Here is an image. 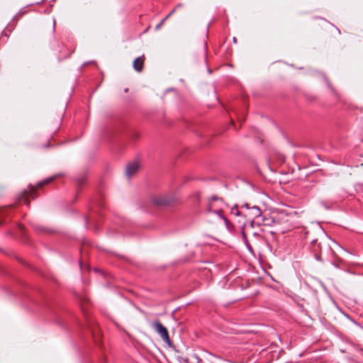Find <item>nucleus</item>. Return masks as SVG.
<instances>
[{"label": "nucleus", "mask_w": 363, "mask_h": 363, "mask_svg": "<svg viewBox=\"0 0 363 363\" xmlns=\"http://www.w3.org/2000/svg\"><path fill=\"white\" fill-rule=\"evenodd\" d=\"M223 200L213 196L208 199V209L206 210V223L208 236L216 238L228 225V219L223 215Z\"/></svg>", "instance_id": "1"}, {"label": "nucleus", "mask_w": 363, "mask_h": 363, "mask_svg": "<svg viewBox=\"0 0 363 363\" xmlns=\"http://www.w3.org/2000/svg\"><path fill=\"white\" fill-rule=\"evenodd\" d=\"M152 327L159 334L162 340L169 345H171V340L169 336L167 329L160 322L155 321L152 323Z\"/></svg>", "instance_id": "2"}, {"label": "nucleus", "mask_w": 363, "mask_h": 363, "mask_svg": "<svg viewBox=\"0 0 363 363\" xmlns=\"http://www.w3.org/2000/svg\"><path fill=\"white\" fill-rule=\"evenodd\" d=\"M177 198L172 194L155 196L152 202L157 206H167L177 201Z\"/></svg>", "instance_id": "3"}, {"label": "nucleus", "mask_w": 363, "mask_h": 363, "mask_svg": "<svg viewBox=\"0 0 363 363\" xmlns=\"http://www.w3.org/2000/svg\"><path fill=\"white\" fill-rule=\"evenodd\" d=\"M140 168V163L138 160L129 163L126 167L125 173L128 178L135 175Z\"/></svg>", "instance_id": "4"}, {"label": "nucleus", "mask_w": 363, "mask_h": 363, "mask_svg": "<svg viewBox=\"0 0 363 363\" xmlns=\"http://www.w3.org/2000/svg\"><path fill=\"white\" fill-rule=\"evenodd\" d=\"M144 64V56L139 57L133 61V67L137 72H141Z\"/></svg>", "instance_id": "5"}, {"label": "nucleus", "mask_w": 363, "mask_h": 363, "mask_svg": "<svg viewBox=\"0 0 363 363\" xmlns=\"http://www.w3.org/2000/svg\"><path fill=\"white\" fill-rule=\"evenodd\" d=\"M34 191H35V187L34 186H31L30 189V191L29 192H25L22 195L21 200L23 201L26 203L28 204V202H27V198H28V196H33Z\"/></svg>", "instance_id": "6"}, {"label": "nucleus", "mask_w": 363, "mask_h": 363, "mask_svg": "<svg viewBox=\"0 0 363 363\" xmlns=\"http://www.w3.org/2000/svg\"><path fill=\"white\" fill-rule=\"evenodd\" d=\"M53 179H54V177H50V178H48V179H45L44 181H43V182H40V183L38 184V186H39V187H41V186H43V185L47 184H48V183L51 182Z\"/></svg>", "instance_id": "7"}, {"label": "nucleus", "mask_w": 363, "mask_h": 363, "mask_svg": "<svg viewBox=\"0 0 363 363\" xmlns=\"http://www.w3.org/2000/svg\"><path fill=\"white\" fill-rule=\"evenodd\" d=\"M174 11L173 10L166 18H164L159 24H157L155 27V29L156 30H159L162 26L163 25L164 22L169 17V16L174 12Z\"/></svg>", "instance_id": "8"}, {"label": "nucleus", "mask_w": 363, "mask_h": 363, "mask_svg": "<svg viewBox=\"0 0 363 363\" xmlns=\"http://www.w3.org/2000/svg\"><path fill=\"white\" fill-rule=\"evenodd\" d=\"M201 193H196L195 194H194V196H195L197 199L201 196Z\"/></svg>", "instance_id": "9"}, {"label": "nucleus", "mask_w": 363, "mask_h": 363, "mask_svg": "<svg viewBox=\"0 0 363 363\" xmlns=\"http://www.w3.org/2000/svg\"><path fill=\"white\" fill-rule=\"evenodd\" d=\"M18 228L21 230H23V227L21 225H19Z\"/></svg>", "instance_id": "10"}, {"label": "nucleus", "mask_w": 363, "mask_h": 363, "mask_svg": "<svg viewBox=\"0 0 363 363\" xmlns=\"http://www.w3.org/2000/svg\"><path fill=\"white\" fill-rule=\"evenodd\" d=\"M316 242H317L316 240H313V241H312V244H315V243H316Z\"/></svg>", "instance_id": "11"}]
</instances>
